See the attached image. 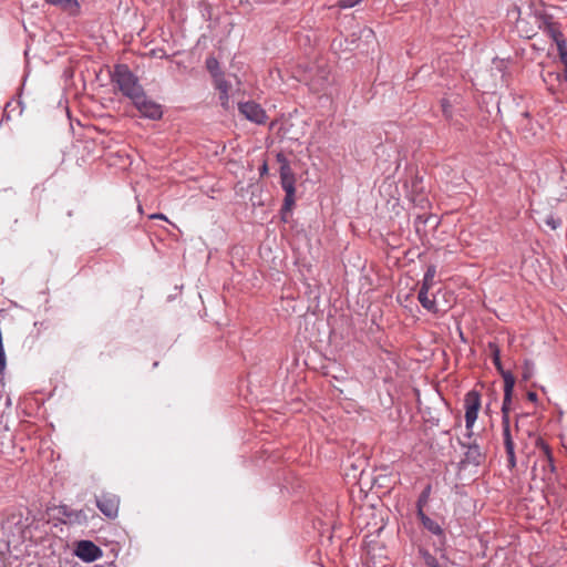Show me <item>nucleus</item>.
<instances>
[{
  "mask_svg": "<svg viewBox=\"0 0 567 567\" xmlns=\"http://www.w3.org/2000/svg\"><path fill=\"white\" fill-rule=\"evenodd\" d=\"M293 204H295V192H291V194L286 193V196H285V199H284V205H282V208H281L282 220L286 221V216L285 215L291 210V207H292Z\"/></svg>",
  "mask_w": 567,
  "mask_h": 567,
  "instance_id": "nucleus-20",
  "label": "nucleus"
},
{
  "mask_svg": "<svg viewBox=\"0 0 567 567\" xmlns=\"http://www.w3.org/2000/svg\"><path fill=\"white\" fill-rule=\"evenodd\" d=\"M435 275L436 267L434 265H430L424 274L421 288L431 289L434 285Z\"/></svg>",
  "mask_w": 567,
  "mask_h": 567,
  "instance_id": "nucleus-14",
  "label": "nucleus"
},
{
  "mask_svg": "<svg viewBox=\"0 0 567 567\" xmlns=\"http://www.w3.org/2000/svg\"><path fill=\"white\" fill-rule=\"evenodd\" d=\"M545 224L549 226L551 229H557L560 226L561 220L555 217L554 215H549L546 217Z\"/></svg>",
  "mask_w": 567,
  "mask_h": 567,
  "instance_id": "nucleus-26",
  "label": "nucleus"
},
{
  "mask_svg": "<svg viewBox=\"0 0 567 567\" xmlns=\"http://www.w3.org/2000/svg\"><path fill=\"white\" fill-rule=\"evenodd\" d=\"M266 171H267V166H266V164H265V165L262 166V168H261V174H262L264 172H266Z\"/></svg>",
  "mask_w": 567,
  "mask_h": 567,
  "instance_id": "nucleus-38",
  "label": "nucleus"
},
{
  "mask_svg": "<svg viewBox=\"0 0 567 567\" xmlns=\"http://www.w3.org/2000/svg\"><path fill=\"white\" fill-rule=\"evenodd\" d=\"M425 563L429 567H441L437 559L429 554L427 551L424 553Z\"/></svg>",
  "mask_w": 567,
  "mask_h": 567,
  "instance_id": "nucleus-28",
  "label": "nucleus"
},
{
  "mask_svg": "<svg viewBox=\"0 0 567 567\" xmlns=\"http://www.w3.org/2000/svg\"><path fill=\"white\" fill-rule=\"evenodd\" d=\"M361 0H339L338 7L340 9H350L357 6Z\"/></svg>",
  "mask_w": 567,
  "mask_h": 567,
  "instance_id": "nucleus-27",
  "label": "nucleus"
},
{
  "mask_svg": "<svg viewBox=\"0 0 567 567\" xmlns=\"http://www.w3.org/2000/svg\"><path fill=\"white\" fill-rule=\"evenodd\" d=\"M535 19L538 28L544 32H546L548 25H553L556 23L553 21L551 16H548L546 13H537L535 16Z\"/></svg>",
  "mask_w": 567,
  "mask_h": 567,
  "instance_id": "nucleus-18",
  "label": "nucleus"
},
{
  "mask_svg": "<svg viewBox=\"0 0 567 567\" xmlns=\"http://www.w3.org/2000/svg\"><path fill=\"white\" fill-rule=\"evenodd\" d=\"M560 73L559 72H551V71H548L547 73H545L543 75V80L545 83H550L553 81H558L560 82Z\"/></svg>",
  "mask_w": 567,
  "mask_h": 567,
  "instance_id": "nucleus-25",
  "label": "nucleus"
},
{
  "mask_svg": "<svg viewBox=\"0 0 567 567\" xmlns=\"http://www.w3.org/2000/svg\"><path fill=\"white\" fill-rule=\"evenodd\" d=\"M238 110L248 121L261 125L267 121L265 110L256 102H244L238 104Z\"/></svg>",
  "mask_w": 567,
  "mask_h": 567,
  "instance_id": "nucleus-6",
  "label": "nucleus"
},
{
  "mask_svg": "<svg viewBox=\"0 0 567 567\" xmlns=\"http://www.w3.org/2000/svg\"><path fill=\"white\" fill-rule=\"evenodd\" d=\"M504 380V400L502 404V423L509 421V411L512 404V396L515 386V378L512 372H503Z\"/></svg>",
  "mask_w": 567,
  "mask_h": 567,
  "instance_id": "nucleus-7",
  "label": "nucleus"
},
{
  "mask_svg": "<svg viewBox=\"0 0 567 567\" xmlns=\"http://www.w3.org/2000/svg\"><path fill=\"white\" fill-rule=\"evenodd\" d=\"M537 446H539L542 449V451L544 452L545 461L547 462V465L549 466L550 471L554 472V470H555L554 458H553L549 446L543 440L537 441Z\"/></svg>",
  "mask_w": 567,
  "mask_h": 567,
  "instance_id": "nucleus-19",
  "label": "nucleus"
},
{
  "mask_svg": "<svg viewBox=\"0 0 567 567\" xmlns=\"http://www.w3.org/2000/svg\"><path fill=\"white\" fill-rule=\"evenodd\" d=\"M431 492H432V486L429 484L424 487V489L419 495V498L416 501V511H424V507L429 503Z\"/></svg>",
  "mask_w": 567,
  "mask_h": 567,
  "instance_id": "nucleus-16",
  "label": "nucleus"
},
{
  "mask_svg": "<svg viewBox=\"0 0 567 567\" xmlns=\"http://www.w3.org/2000/svg\"><path fill=\"white\" fill-rule=\"evenodd\" d=\"M564 64V72L560 73V82H567V62H561Z\"/></svg>",
  "mask_w": 567,
  "mask_h": 567,
  "instance_id": "nucleus-34",
  "label": "nucleus"
},
{
  "mask_svg": "<svg viewBox=\"0 0 567 567\" xmlns=\"http://www.w3.org/2000/svg\"><path fill=\"white\" fill-rule=\"evenodd\" d=\"M550 39H553V41L556 43L557 41H559L560 39L564 38V34L561 33V31L559 30L557 23L553 24V25H548L547 27V30L545 32Z\"/></svg>",
  "mask_w": 567,
  "mask_h": 567,
  "instance_id": "nucleus-23",
  "label": "nucleus"
},
{
  "mask_svg": "<svg viewBox=\"0 0 567 567\" xmlns=\"http://www.w3.org/2000/svg\"><path fill=\"white\" fill-rule=\"evenodd\" d=\"M321 72H322V75H321L320 81H318V82H313V83H312V87H313L315 90H317V91H319V90L323 89V86H324L326 82L328 81V79H327V72H326L324 70H322Z\"/></svg>",
  "mask_w": 567,
  "mask_h": 567,
  "instance_id": "nucleus-29",
  "label": "nucleus"
},
{
  "mask_svg": "<svg viewBox=\"0 0 567 567\" xmlns=\"http://www.w3.org/2000/svg\"><path fill=\"white\" fill-rule=\"evenodd\" d=\"M483 460V454L477 444H470L465 452V461L470 464L480 465Z\"/></svg>",
  "mask_w": 567,
  "mask_h": 567,
  "instance_id": "nucleus-12",
  "label": "nucleus"
},
{
  "mask_svg": "<svg viewBox=\"0 0 567 567\" xmlns=\"http://www.w3.org/2000/svg\"><path fill=\"white\" fill-rule=\"evenodd\" d=\"M120 497L111 492H102L95 496L96 507L109 519H115L118 516Z\"/></svg>",
  "mask_w": 567,
  "mask_h": 567,
  "instance_id": "nucleus-3",
  "label": "nucleus"
},
{
  "mask_svg": "<svg viewBox=\"0 0 567 567\" xmlns=\"http://www.w3.org/2000/svg\"><path fill=\"white\" fill-rule=\"evenodd\" d=\"M112 82L115 83L122 94L131 101L144 91L138 83L137 76L126 64H116L114 66Z\"/></svg>",
  "mask_w": 567,
  "mask_h": 567,
  "instance_id": "nucleus-1",
  "label": "nucleus"
},
{
  "mask_svg": "<svg viewBox=\"0 0 567 567\" xmlns=\"http://www.w3.org/2000/svg\"><path fill=\"white\" fill-rule=\"evenodd\" d=\"M205 64H206L207 71L210 73L213 79L224 74V72L220 69L219 62L215 56H208L206 59Z\"/></svg>",
  "mask_w": 567,
  "mask_h": 567,
  "instance_id": "nucleus-13",
  "label": "nucleus"
},
{
  "mask_svg": "<svg viewBox=\"0 0 567 567\" xmlns=\"http://www.w3.org/2000/svg\"><path fill=\"white\" fill-rule=\"evenodd\" d=\"M527 399L532 402H536L537 401V394L535 392H528L527 393Z\"/></svg>",
  "mask_w": 567,
  "mask_h": 567,
  "instance_id": "nucleus-37",
  "label": "nucleus"
},
{
  "mask_svg": "<svg viewBox=\"0 0 567 567\" xmlns=\"http://www.w3.org/2000/svg\"><path fill=\"white\" fill-rule=\"evenodd\" d=\"M442 109L446 116H451V112L449 111L450 105L445 100H442Z\"/></svg>",
  "mask_w": 567,
  "mask_h": 567,
  "instance_id": "nucleus-33",
  "label": "nucleus"
},
{
  "mask_svg": "<svg viewBox=\"0 0 567 567\" xmlns=\"http://www.w3.org/2000/svg\"><path fill=\"white\" fill-rule=\"evenodd\" d=\"M429 291H430V289L420 288L417 299L424 309L436 313L439 311V309L436 307L435 299L429 298Z\"/></svg>",
  "mask_w": 567,
  "mask_h": 567,
  "instance_id": "nucleus-11",
  "label": "nucleus"
},
{
  "mask_svg": "<svg viewBox=\"0 0 567 567\" xmlns=\"http://www.w3.org/2000/svg\"><path fill=\"white\" fill-rule=\"evenodd\" d=\"M279 173L280 176H295L289 163H284V165H280Z\"/></svg>",
  "mask_w": 567,
  "mask_h": 567,
  "instance_id": "nucleus-30",
  "label": "nucleus"
},
{
  "mask_svg": "<svg viewBox=\"0 0 567 567\" xmlns=\"http://www.w3.org/2000/svg\"><path fill=\"white\" fill-rule=\"evenodd\" d=\"M532 372H533V364L530 362H525V367H524V379L527 380L530 375H532Z\"/></svg>",
  "mask_w": 567,
  "mask_h": 567,
  "instance_id": "nucleus-31",
  "label": "nucleus"
},
{
  "mask_svg": "<svg viewBox=\"0 0 567 567\" xmlns=\"http://www.w3.org/2000/svg\"><path fill=\"white\" fill-rule=\"evenodd\" d=\"M60 513L71 523L82 525L89 519L84 509H72L69 506H61Z\"/></svg>",
  "mask_w": 567,
  "mask_h": 567,
  "instance_id": "nucleus-10",
  "label": "nucleus"
},
{
  "mask_svg": "<svg viewBox=\"0 0 567 567\" xmlns=\"http://www.w3.org/2000/svg\"><path fill=\"white\" fill-rule=\"evenodd\" d=\"M213 80L215 83V87L219 91V93H228L229 92L230 84L225 79L224 74H221Z\"/></svg>",
  "mask_w": 567,
  "mask_h": 567,
  "instance_id": "nucleus-22",
  "label": "nucleus"
},
{
  "mask_svg": "<svg viewBox=\"0 0 567 567\" xmlns=\"http://www.w3.org/2000/svg\"><path fill=\"white\" fill-rule=\"evenodd\" d=\"M558 54L561 62H567V42L565 38L556 42Z\"/></svg>",
  "mask_w": 567,
  "mask_h": 567,
  "instance_id": "nucleus-24",
  "label": "nucleus"
},
{
  "mask_svg": "<svg viewBox=\"0 0 567 567\" xmlns=\"http://www.w3.org/2000/svg\"><path fill=\"white\" fill-rule=\"evenodd\" d=\"M220 104L223 107L227 109L229 103V95L228 93H220L219 94Z\"/></svg>",
  "mask_w": 567,
  "mask_h": 567,
  "instance_id": "nucleus-32",
  "label": "nucleus"
},
{
  "mask_svg": "<svg viewBox=\"0 0 567 567\" xmlns=\"http://www.w3.org/2000/svg\"><path fill=\"white\" fill-rule=\"evenodd\" d=\"M295 183V176H280V184L285 193L296 192Z\"/></svg>",
  "mask_w": 567,
  "mask_h": 567,
  "instance_id": "nucleus-21",
  "label": "nucleus"
},
{
  "mask_svg": "<svg viewBox=\"0 0 567 567\" xmlns=\"http://www.w3.org/2000/svg\"><path fill=\"white\" fill-rule=\"evenodd\" d=\"M417 518L420 519L422 526L429 530L431 534L440 537L442 543L445 542V533L441 525L434 519L430 518L424 511H416Z\"/></svg>",
  "mask_w": 567,
  "mask_h": 567,
  "instance_id": "nucleus-9",
  "label": "nucleus"
},
{
  "mask_svg": "<svg viewBox=\"0 0 567 567\" xmlns=\"http://www.w3.org/2000/svg\"><path fill=\"white\" fill-rule=\"evenodd\" d=\"M481 394L476 390L468 391L464 396L465 409V427L468 431V436L472 435L473 426L477 420L478 411L481 409Z\"/></svg>",
  "mask_w": 567,
  "mask_h": 567,
  "instance_id": "nucleus-2",
  "label": "nucleus"
},
{
  "mask_svg": "<svg viewBox=\"0 0 567 567\" xmlns=\"http://www.w3.org/2000/svg\"><path fill=\"white\" fill-rule=\"evenodd\" d=\"M488 349L491 351V355H492L494 365L503 374V372H506V371L502 367L501 350H499L498 346L496 343L491 342L488 344Z\"/></svg>",
  "mask_w": 567,
  "mask_h": 567,
  "instance_id": "nucleus-15",
  "label": "nucleus"
},
{
  "mask_svg": "<svg viewBox=\"0 0 567 567\" xmlns=\"http://www.w3.org/2000/svg\"><path fill=\"white\" fill-rule=\"evenodd\" d=\"M132 102L143 117L159 120L163 115L162 106L150 100L144 91L133 99Z\"/></svg>",
  "mask_w": 567,
  "mask_h": 567,
  "instance_id": "nucleus-4",
  "label": "nucleus"
},
{
  "mask_svg": "<svg viewBox=\"0 0 567 567\" xmlns=\"http://www.w3.org/2000/svg\"><path fill=\"white\" fill-rule=\"evenodd\" d=\"M150 218H151V219H164V220H167L166 216H165V215H163V214H161V213H158V214H152V215L150 216Z\"/></svg>",
  "mask_w": 567,
  "mask_h": 567,
  "instance_id": "nucleus-36",
  "label": "nucleus"
},
{
  "mask_svg": "<svg viewBox=\"0 0 567 567\" xmlns=\"http://www.w3.org/2000/svg\"><path fill=\"white\" fill-rule=\"evenodd\" d=\"M277 161L280 163V165H284V163H289L286 156L281 153L277 155Z\"/></svg>",
  "mask_w": 567,
  "mask_h": 567,
  "instance_id": "nucleus-35",
  "label": "nucleus"
},
{
  "mask_svg": "<svg viewBox=\"0 0 567 567\" xmlns=\"http://www.w3.org/2000/svg\"><path fill=\"white\" fill-rule=\"evenodd\" d=\"M74 554L78 558L85 563H93L102 557V549L91 540L78 542Z\"/></svg>",
  "mask_w": 567,
  "mask_h": 567,
  "instance_id": "nucleus-5",
  "label": "nucleus"
},
{
  "mask_svg": "<svg viewBox=\"0 0 567 567\" xmlns=\"http://www.w3.org/2000/svg\"><path fill=\"white\" fill-rule=\"evenodd\" d=\"M504 446L507 455V466L513 470L516 466L515 444L511 434L509 421L502 423Z\"/></svg>",
  "mask_w": 567,
  "mask_h": 567,
  "instance_id": "nucleus-8",
  "label": "nucleus"
},
{
  "mask_svg": "<svg viewBox=\"0 0 567 567\" xmlns=\"http://www.w3.org/2000/svg\"><path fill=\"white\" fill-rule=\"evenodd\" d=\"M53 6H60L63 9L76 11L80 7L78 0H45Z\"/></svg>",
  "mask_w": 567,
  "mask_h": 567,
  "instance_id": "nucleus-17",
  "label": "nucleus"
}]
</instances>
